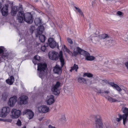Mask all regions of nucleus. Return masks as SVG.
Returning <instances> with one entry per match:
<instances>
[{"mask_svg":"<svg viewBox=\"0 0 128 128\" xmlns=\"http://www.w3.org/2000/svg\"><path fill=\"white\" fill-rule=\"evenodd\" d=\"M53 71L55 73L60 74L62 72V67H60L58 65L56 64L54 68Z\"/></svg>","mask_w":128,"mask_h":128,"instance_id":"19","label":"nucleus"},{"mask_svg":"<svg viewBox=\"0 0 128 128\" xmlns=\"http://www.w3.org/2000/svg\"><path fill=\"white\" fill-rule=\"evenodd\" d=\"M35 24L37 26L40 25L36 29V32L35 33V34L36 37L39 36L40 40L42 42H44L45 41V37L43 35H40L42 34L44 30V27L42 25V23L41 20L38 18H36L34 20Z\"/></svg>","mask_w":128,"mask_h":128,"instance_id":"1","label":"nucleus"},{"mask_svg":"<svg viewBox=\"0 0 128 128\" xmlns=\"http://www.w3.org/2000/svg\"><path fill=\"white\" fill-rule=\"evenodd\" d=\"M48 128H56L55 127L51 125H50L48 126Z\"/></svg>","mask_w":128,"mask_h":128,"instance_id":"44","label":"nucleus"},{"mask_svg":"<svg viewBox=\"0 0 128 128\" xmlns=\"http://www.w3.org/2000/svg\"><path fill=\"white\" fill-rule=\"evenodd\" d=\"M82 54L85 57V60H87L92 61L94 60V56L90 55V54L86 51H82Z\"/></svg>","mask_w":128,"mask_h":128,"instance_id":"12","label":"nucleus"},{"mask_svg":"<svg viewBox=\"0 0 128 128\" xmlns=\"http://www.w3.org/2000/svg\"><path fill=\"white\" fill-rule=\"evenodd\" d=\"M23 114H26L29 120L32 119L34 115V113L31 110L26 109L24 110L23 112Z\"/></svg>","mask_w":128,"mask_h":128,"instance_id":"10","label":"nucleus"},{"mask_svg":"<svg viewBox=\"0 0 128 128\" xmlns=\"http://www.w3.org/2000/svg\"><path fill=\"white\" fill-rule=\"evenodd\" d=\"M65 92L67 93V94H68L69 92H68V91L67 90H65Z\"/></svg>","mask_w":128,"mask_h":128,"instance_id":"49","label":"nucleus"},{"mask_svg":"<svg viewBox=\"0 0 128 128\" xmlns=\"http://www.w3.org/2000/svg\"><path fill=\"white\" fill-rule=\"evenodd\" d=\"M48 43L50 47L52 48H55L57 45L56 42L52 38H50L48 39Z\"/></svg>","mask_w":128,"mask_h":128,"instance_id":"16","label":"nucleus"},{"mask_svg":"<svg viewBox=\"0 0 128 128\" xmlns=\"http://www.w3.org/2000/svg\"><path fill=\"white\" fill-rule=\"evenodd\" d=\"M108 38V36L106 34H102L100 36V38L101 39H104L106 38Z\"/></svg>","mask_w":128,"mask_h":128,"instance_id":"30","label":"nucleus"},{"mask_svg":"<svg viewBox=\"0 0 128 128\" xmlns=\"http://www.w3.org/2000/svg\"><path fill=\"white\" fill-rule=\"evenodd\" d=\"M71 69L70 70V72H72L73 70H75L76 72H77L78 69V67L77 65L74 64L73 66L71 67Z\"/></svg>","mask_w":128,"mask_h":128,"instance_id":"25","label":"nucleus"},{"mask_svg":"<svg viewBox=\"0 0 128 128\" xmlns=\"http://www.w3.org/2000/svg\"><path fill=\"white\" fill-rule=\"evenodd\" d=\"M67 40L68 42L70 44H72V40L70 38H68Z\"/></svg>","mask_w":128,"mask_h":128,"instance_id":"41","label":"nucleus"},{"mask_svg":"<svg viewBox=\"0 0 128 128\" xmlns=\"http://www.w3.org/2000/svg\"><path fill=\"white\" fill-rule=\"evenodd\" d=\"M12 120L11 119H8L6 120V121L8 122H11Z\"/></svg>","mask_w":128,"mask_h":128,"instance_id":"46","label":"nucleus"},{"mask_svg":"<svg viewBox=\"0 0 128 128\" xmlns=\"http://www.w3.org/2000/svg\"><path fill=\"white\" fill-rule=\"evenodd\" d=\"M78 82L80 83L86 84V80L84 78L82 77H79L78 78Z\"/></svg>","mask_w":128,"mask_h":128,"instance_id":"27","label":"nucleus"},{"mask_svg":"<svg viewBox=\"0 0 128 128\" xmlns=\"http://www.w3.org/2000/svg\"><path fill=\"white\" fill-rule=\"evenodd\" d=\"M8 96V95L6 93H4L3 94L2 98L4 100H6Z\"/></svg>","mask_w":128,"mask_h":128,"instance_id":"31","label":"nucleus"},{"mask_svg":"<svg viewBox=\"0 0 128 128\" xmlns=\"http://www.w3.org/2000/svg\"><path fill=\"white\" fill-rule=\"evenodd\" d=\"M117 14L120 17H122L123 16V13L120 11H118V12Z\"/></svg>","mask_w":128,"mask_h":128,"instance_id":"39","label":"nucleus"},{"mask_svg":"<svg viewBox=\"0 0 128 128\" xmlns=\"http://www.w3.org/2000/svg\"><path fill=\"white\" fill-rule=\"evenodd\" d=\"M4 48L3 47H0V54L2 53L3 52Z\"/></svg>","mask_w":128,"mask_h":128,"instance_id":"42","label":"nucleus"},{"mask_svg":"<svg viewBox=\"0 0 128 128\" xmlns=\"http://www.w3.org/2000/svg\"><path fill=\"white\" fill-rule=\"evenodd\" d=\"M38 70L40 71L39 76L42 79L44 77L45 70L46 68V64L45 63L38 64Z\"/></svg>","mask_w":128,"mask_h":128,"instance_id":"4","label":"nucleus"},{"mask_svg":"<svg viewBox=\"0 0 128 128\" xmlns=\"http://www.w3.org/2000/svg\"><path fill=\"white\" fill-rule=\"evenodd\" d=\"M2 6V3L1 2H0V10L1 9Z\"/></svg>","mask_w":128,"mask_h":128,"instance_id":"50","label":"nucleus"},{"mask_svg":"<svg viewBox=\"0 0 128 128\" xmlns=\"http://www.w3.org/2000/svg\"><path fill=\"white\" fill-rule=\"evenodd\" d=\"M64 50L68 53L69 54L71 53V52L68 49L65 45H64Z\"/></svg>","mask_w":128,"mask_h":128,"instance_id":"34","label":"nucleus"},{"mask_svg":"<svg viewBox=\"0 0 128 128\" xmlns=\"http://www.w3.org/2000/svg\"><path fill=\"white\" fill-rule=\"evenodd\" d=\"M61 86V83L57 82L55 84L53 85L52 87V90L53 94L56 95H58L60 93V87Z\"/></svg>","mask_w":128,"mask_h":128,"instance_id":"5","label":"nucleus"},{"mask_svg":"<svg viewBox=\"0 0 128 128\" xmlns=\"http://www.w3.org/2000/svg\"><path fill=\"white\" fill-rule=\"evenodd\" d=\"M44 118V117L43 116H42L41 117L38 119L40 121L42 120V119Z\"/></svg>","mask_w":128,"mask_h":128,"instance_id":"47","label":"nucleus"},{"mask_svg":"<svg viewBox=\"0 0 128 128\" xmlns=\"http://www.w3.org/2000/svg\"><path fill=\"white\" fill-rule=\"evenodd\" d=\"M28 96H20L18 98V103L20 105L26 104L28 102Z\"/></svg>","mask_w":128,"mask_h":128,"instance_id":"9","label":"nucleus"},{"mask_svg":"<svg viewBox=\"0 0 128 128\" xmlns=\"http://www.w3.org/2000/svg\"><path fill=\"white\" fill-rule=\"evenodd\" d=\"M93 74L90 73L89 72H86L84 74L83 76V77H85L87 76L88 78H90L92 77Z\"/></svg>","mask_w":128,"mask_h":128,"instance_id":"29","label":"nucleus"},{"mask_svg":"<svg viewBox=\"0 0 128 128\" xmlns=\"http://www.w3.org/2000/svg\"><path fill=\"white\" fill-rule=\"evenodd\" d=\"M109 92H110L108 90L104 92V93L105 94H108Z\"/></svg>","mask_w":128,"mask_h":128,"instance_id":"48","label":"nucleus"},{"mask_svg":"<svg viewBox=\"0 0 128 128\" xmlns=\"http://www.w3.org/2000/svg\"><path fill=\"white\" fill-rule=\"evenodd\" d=\"M8 53H6L5 54H4L2 56V57L3 58H4V59H5L6 58H7L8 57Z\"/></svg>","mask_w":128,"mask_h":128,"instance_id":"37","label":"nucleus"},{"mask_svg":"<svg viewBox=\"0 0 128 128\" xmlns=\"http://www.w3.org/2000/svg\"><path fill=\"white\" fill-rule=\"evenodd\" d=\"M36 60H35L34 59V60H33V61H32L33 62L34 64L35 65L36 64H37V63L36 62Z\"/></svg>","mask_w":128,"mask_h":128,"instance_id":"43","label":"nucleus"},{"mask_svg":"<svg viewBox=\"0 0 128 128\" xmlns=\"http://www.w3.org/2000/svg\"><path fill=\"white\" fill-rule=\"evenodd\" d=\"M82 51L84 50H82L78 47H76L74 50V52L73 54L74 56H75L79 54L82 55Z\"/></svg>","mask_w":128,"mask_h":128,"instance_id":"20","label":"nucleus"},{"mask_svg":"<svg viewBox=\"0 0 128 128\" xmlns=\"http://www.w3.org/2000/svg\"><path fill=\"white\" fill-rule=\"evenodd\" d=\"M22 6H14L12 8L11 12V14L12 16L16 14L17 12H18V14L17 16V18L19 22L22 23L23 20V12Z\"/></svg>","mask_w":128,"mask_h":128,"instance_id":"3","label":"nucleus"},{"mask_svg":"<svg viewBox=\"0 0 128 128\" xmlns=\"http://www.w3.org/2000/svg\"><path fill=\"white\" fill-rule=\"evenodd\" d=\"M108 84L112 86L114 88V87H115V85H116V84H115L114 82H108Z\"/></svg>","mask_w":128,"mask_h":128,"instance_id":"38","label":"nucleus"},{"mask_svg":"<svg viewBox=\"0 0 128 128\" xmlns=\"http://www.w3.org/2000/svg\"><path fill=\"white\" fill-rule=\"evenodd\" d=\"M38 110L40 112L46 113L49 112V108L46 106L42 105L38 107Z\"/></svg>","mask_w":128,"mask_h":128,"instance_id":"13","label":"nucleus"},{"mask_svg":"<svg viewBox=\"0 0 128 128\" xmlns=\"http://www.w3.org/2000/svg\"><path fill=\"white\" fill-rule=\"evenodd\" d=\"M122 110L124 114L122 115L124 118L128 120L127 117L128 116V108L123 107L122 108Z\"/></svg>","mask_w":128,"mask_h":128,"instance_id":"18","label":"nucleus"},{"mask_svg":"<svg viewBox=\"0 0 128 128\" xmlns=\"http://www.w3.org/2000/svg\"><path fill=\"white\" fill-rule=\"evenodd\" d=\"M23 20L22 22L24 20L27 22L29 24L32 23L33 22V18L32 15L29 13H26L24 14L23 12Z\"/></svg>","mask_w":128,"mask_h":128,"instance_id":"6","label":"nucleus"},{"mask_svg":"<svg viewBox=\"0 0 128 128\" xmlns=\"http://www.w3.org/2000/svg\"><path fill=\"white\" fill-rule=\"evenodd\" d=\"M8 4L4 5L1 10V12L3 16H6L8 14Z\"/></svg>","mask_w":128,"mask_h":128,"instance_id":"15","label":"nucleus"},{"mask_svg":"<svg viewBox=\"0 0 128 128\" xmlns=\"http://www.w3.org/2000/svg\"><path fill=\"white\" fill-rule=\"evenodd\" d=\"M96 128H103L102 124L100 118L96 120Z\"/></svg>","mask_w":128,"mask_h":128,"instance_id":"21","label":"nucleus"},{"mask_svg":"<svg viewBox=\"0 0 128 128\" xmlns=\"http://www.w3.org/2000/svg\"><path fill=\"white\" fill-rule=\"evenodd\" d=\"M104 96L106 99L111 102H119L120 101L119 100L118 98L116 97V98H114L108 96L104 95Z\"/></svg>","mask_w":128,"mask_h":128,"instance_id":"17","label":"nucleus"},{"mask_svg":"<svg viewBox=\"0 0 128 128\" xmlns=\"http://www.w3.org/2000/svg\"><path fill=\"white\" fill-rule=\"evenodd\" d=\"M74 8L80 15L82 16H83V12L79 8L76 7V6H74Z\"/></svg>","mask_w":128,"mask_h":128,"instance_id":"32","label":"nucleus"},{"mask_svg":"<svg viewBox=\"0 0 128 128\" xmlns=\"http://www.w3.org/2000/svg\"><path fill=\"white\" fill-rule=\"evenodd\" d=\"M16 124L18 126H20L22 124V122L20 120H18L17 121Z\"/></svg>","mask_w":128,"mask_h":128,"instance_id":"40","label":"nucleus"},{"mask_svg":"<svg viewBox=\"0 0 128 128\" xmlns=\"http://www.w3.org/2000/svg\"><path fill=\"white\" fill-rule=\"evenodd\" d=\"M37 44L38 46L41 47L42 50L43 52H45L48 47V44H44V45H43L42 46L40 43H38Z\"/></svg>","mask_w":128,"mask_h":128,"instance_id":"24","label":"nucleus"},{"mask_svg":"<svg viewBox=\"0 0 128 128\" xmlns=\"http://www.w3.org/2000/svg\"><path fill=\"white\" fill-rule=\"evenodd\" d=\"M35 29V28L34 26H31L30 28V32L32 34L34 30Z\"/></svg>","mask_w":128,"mask_h":128,"instance_id":"33","label":"nucleus"},{"mask_svg":"<svg viewBox=\"0 0 128 128\" xmlns=\"http://www.w3.org/2000/svg\"><path fill=\"white\" fill-rule=\"evenodd\" d=\"M115 86V87L114 88L116 89L119 92L121 91L122 90V89L121 88L117 85L116 84Z\"/></svg>","mask_w":128,"mask_h":128,"instance_id":"35","label":"nucleus"},{"mask_svg":"<svg viewBox=\"0 0 128 128\" xmlns=\"http://www.w3.org/2000/svg\"><path fill=\"white\" fill-rule=\"evenodd\" d=\"M17 97L16 96H14L11 97L8 103V106L11 107L14 106L17 102Z\"/></svg>","mask_w":128,"mask_h":128,"instance_id":"11","label":"nucleus"},{"mask_svg":"<svg viewBox=\"0 0 128 128\" xmlns=\"http://www.w3.org/2000/svg\"><path fill=\"white\" fill-rule=\"evenodd\" d=\"M49 57L50 59L53 60H57L59 59L62 67L64 64V60L63 57L62 52V51L60 52L59 54L56 52L52 51L48 53Z\"/></svg>","mask_w":128,"mask_h":128,"instance_id":"2","label":"nucleus"},{"mask_svg":"<svg viewBox=\"0 0 128 128\" xmlns=\"http://www.w3.org/2000/svg\"><path fill=\"white\" fill-rule=\"evenodd\" d=\"M14 76H10V78H9L6 80V82L10 85L12 84L14 82Z\"/></svg>","mask_w":128,"mask_h":128,"instance_id":"23","label":"nucleus"},{"mask_svg":"<svg viewBox=\"0 0 128 128\" xmlns=\"http://www.w3.org/2000/svg\"><path fill=\"white\" fill-rule=\"evenodd\" d=\"M94 91L98 94H103L104 92L103 90L98 88H94Z\"/></svg>","mask_w":128,"mask_h":128,"instance_id":"26","label":"nucleus"},{"mask_svg":"<svg viewBox=\"0 0 128 128\" xmlns=\"http://www.w3.org/2000/svg\"><path fill=\"white\" fill-rule=\"evenodd\" d=\"M20 110L13 108L11 112L10 117L13 119L18 118L20 116Z\"/></svg>","mask_w":128,"mask_h":128,"instance_id":"8","label":"nucleus"},{"mask_svg":"<svg viewBox=\"0 0 128 128\" xmlns=\"http://www.w3.org/2000/svg\"><path fill=\"white\" fill-rule=\"evenodd\" d=\"M125 65L128 70V61L126 62L125 64Z\"/></svg>","mask_w":128,"mask_h":128,"instance_id":"45","label":"nucleus"},{"mask_svg":"<svg viewBox=\"0 0 128 128\" xmlns=\"http://www.w3.org/2000/svg\"><path fill=\"white\" fill-rule=\"evenodd\" d=\"M10 108L8 107H3L0 111V116L4 118L10 112Z\"/></svg>","mask_w":128,"mask_h":128,"instance_id":"7","label":"nucleus"},{"mask_svg":"<svg viewBox=\"0 0 128 128\" xmlns=\"http://www.w3.org/2000/svg\"><path fill=\"white\" fill-rule=\"evenodd\" d=\"M92 6H93V3H92Z\"/></svg>","mask_w":128,"mask_h":128,"instance_id":"52","label":"nucleus"},{"mask_svg":"<svg viewBox=\"0 0 128 128\" xmlns=\"http://www.w3.org/2000/svg\"><path fill=\"white\" fill-rule=\"evenodd\" d=\"M118 116L119 118H117L116 119V121L119 122L121 120L123 119V124L124 125H125V123L128 120V119H126V118L125 119L124 118L122 115L119 114L118 115Z\"/></svg>","mask_w":128,"mask_h":128,"instance_id":"22","label":"nucleus"},{"mask_svg":"<svg viewBox=\"0 0 128 128\" xmlns=\"http://www.w3.org/2000/svg\"><path fill=\"white\" fill-rule=\"evenodd\" d=\"M48 104L50 105L54 102V96L50 95L47 96L46 100Z\"/></svg>","mask_w":128,"mask_h":128,"instance_id":"14","label":"nucleus"},{"mask_svg":"<svg viewBox=\"0 0 128 128\" xmlns=\"http://www.w3.org/2000/svg\"><path fill=\"white\" fill-rule=\"evenodd\" d=\"M66 118L64 115L61 116V118L60 120V122L62 123H64L66 121Z\"/></svg>","mask_w":128,"mask_h":128,"instance_id":"28","label":"nucleus"},{"mask_svg":"<svg viewBox=\"0 0 128 128\" xmlns=\"http://www.w3.org/2000/svg\"><path fill=\"white\" fill-rule=\"evenodd\" d=\"M117 96V95H114L113 96V97H116Z\"/></svg>","mask_w":128,"mask_h":128,"instance_id":"51","label":"nucleus"},{"mask_svg":"<svg viewBox=\"0 0 128 128\" xmlns=\"http://www.w3.org/2000/svg\"><path fill=\"white\" fill-rule=\"evenodd\" d=\"M34 58L36 60L38 61L40 60V57L38 55L35 56H34Z\"/></svg>","mask_w":128,"mask_h":128,"instance_id":"36","label":"nucleus"}]
</instances>
